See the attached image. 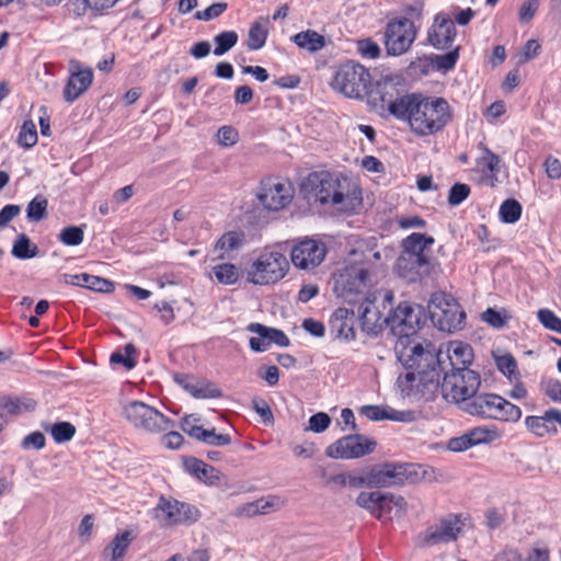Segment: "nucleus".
I'll use <instances>...</instances> for the list:
<instances>
[{"mask_svg":"<svg viewBox=\"0 0 561 561\" xmlns=\"http://www.w3.org/2000/svg\"><path fill=\"white\" fill-rule=\"evenodd\" d=\"M495 363L497 369L507 377H512L517 373V362L510 353L496 356Z\"/></svg>","mask_w":561,"mask_h":561,"instance_id":"obj_51","label":"nucleus"},{"mask_svg":"<svg viewBox=\"0 0 561 561\" xmlns=\"http://www.w3.org/2000/svg\"><path fill=\"white\" fill-rule=\"evenodd\" d=\"M471 188L468 184L456 183L448 193V204L450 206H458L466 201L470 195Z\"/></svg>","mask_w":561,"mask_h":561,"instance_id":"obj_48","label":"nucleus"},{"mask_svg":"<svg viewBox=\"0 0 561 561\" xmlns=\"http://www.w3.org/2000/svg\"><path fill=\"white\" fill-rule=\"evenodd\" d=\"M238 34L236 31H224L214 37L215 49L214 55L222 56L228 53L238 43Z\"/></svg>","mask_w":561,"mask_h":561,"instance_id":"obj_42","label":"nucleus"},{"mask_svg":"<svg viewBox=\"0 0 561 561\" xmlns=\"http://www.w3.org/2000/svg\"><path fill=\"white\" fill-rule=\"evenodd\" d=\"M61 277L67 285L84 287L98 293L108 294L115 289L113 282L88 273L62 274Z\"/></svg>","mask_w":561,"mask_h":561,"instance_id":"obj_26","label":"nucleus"},{"mask_svg":"<svg viewBox=\"0 0 561 561\" xmlns=\"http://www.w3.org/2000/svg\"><path fill=\"white\" fill-rule=\"evenodd\" d=\"M525 426L537 438L558 434L557 425H553L552 422L550 409L545 411L542 415L526 416Z\"/></svg>","mask_w":561,"mask_h":561,"instance_id":"obj_29","label":"nucleus"},{"mask_svg":"<svg viewBox=\"0 0 561 561\" xmlns=\"http://www.w3.org/2000/svg\"><path fill=\"white\" fill-rule=\"evenodd\" d=\"M252 408L253 410L261 416L262 421L265 424L274 423V415L268 403L259 397L252 399Z\"/></svg>","mask_w":561,"mask_h":561,"instance_id":"obj_53","label":"nucleus"},{"mask_svg":"<svg viewBox=\"0 0 561 561\" xmlns=\"http://www.w3.org/2000/svg\"><path fill=\"white\" fill-rule=\"evenodd\" d=\"M545 169L547 176L551 180H559L561 178V162L559 159L549 156L545 161Z\"/></svg>","mask_w":561,"mask_h":561,"instance_id":"obj_62","label":"nucleus"},{"mask_svg":"<svg viewBox=\"0 0 561 561\" xmlns=\"http://www.w3.org/2000/svg\"><path fill=\"white\" fill-rule=\"evenodd\" d=\"M460 47H456L455 49L447 51L444 55L435 56V65L439 70L449 71L455 68L457 60L459 58Z\"/></svg>","mask_w":561,"mask_h":561,"instance_id":"obj_49","label":"nucleus"},{"mask_svg":"<svg viewBox=\"0 0 561 561\" xmlns=\"http://www.w3.org/2000/svg\"><path fill=\"white\" fill-rule=\"evenodd\" d=\"M461 410L481 419L507 423L518 422L523 414L519 407L503 397L491 392L478 393V391L462 403Z\"/></svg>","mask_w":561,"mask_h":561,"instance_id":"obj_5","label":"nucleus"},{"mask_svg":"<svg viewBox=\"0 0 561 561\" xmlns=\"http://www.w3.org/2000/svg\"><path fill=\"white\" fill-rule=\"evenodd\" d=\"M368 104L380 114L387 112L397 119H403L413 93H408L405 79L398 73L381 76L367 93Z\"/></svg>","mask_w":561,"mask_h":561,"instance_id":"obj_4","label":"nucleus"},{"mask_svg":"<svg viewBox=\"0 0 561 561\" xmlns=\"http://www.w3.org/2000/svg\"><path fill=\"white\" fill-rule=\"evenodd\" d=\"M135 536L130 530H124L115 535L112 541L104 548L103 556L110 557V561H123L127 549Z\"/></svg>","mask_w":561,"mask_h":561,"instance_id":"obj_31","label":"nucleus"},{"mask_svg":"<svg viewBox=\"0 0 561 561\" xmlns=\"http://www.w3.org/2000/svg\"><path fill=\"white\" fill-rule=\"evenodd\" d=\"M439 355V365L437 367L438 385L435 389H427L426 385L416 378L414 386L410 393H403L404 396H417L428 399L434 396L438 390L442 391L443 397L451 402H455L462 408V403L467 401L471 396L476 394L481 386V377L479 373L470 369L469 367L451 368L446 370L442 360V352H437Z\"/></svg>","mask_w":561,"mask_h":561,"instance_id":"obj_2","label":"nucleus"},{"mask_svg":"<svg viewBox=\"0 0 561 561\" xmlns=\"http://www.w3.org/2000/svg\"><path fill=\"white\" fill-rule=\"evenodd\" d=\"M456 34L454 21L447 13L439 12L427 31V41L436 49H448L451 47Z\"/></svg>","mask_w":561,"mask_h":561,"instance_id":"obj_20","label":"nucleus"},{"mask_svg":"<svg viewBox=\"0 0 561 561\" xmlns=\"http://www.w3.org/2000/svg\"><path fill=\"white\" fill-rule=\"evenodd\" d=\"M228 4L226 2H217L203 11H197L194 15L196 20L201 21H210L215 18L220 16L226 10Z\"/></svg>","mask_w":561,"mask_h":561,"instance_id":"obj_54","label":"nucleus"},{"mask_svg":"<svg viewBox=\"0 0 561 561\" xmlns=\"http://www.w3.org/2000/svg\"><path fill=\"white\" fill-rule=\"evenodd\" d=\"M173 380L195 399H218L224 396L215 382L205 378L175 373Z\"/></svg>","mask_w":561,"mask_h":561,"instance_id":"obj_21","label":"nucleus"},{"mask_svg":"<svg viewBox=\"0 0 561 561\" xmlns=\"http://www.w3.org/2000/svg\"><path fill=\"white\" fill-rule=\"evenodd\" d=\"M219 144L224 146H232L238 141V131L232 126H222L217 131Z\"/></svg>","mask_w":561,"mask_h":561,"instance_id":"obj_58","label":"nucleus"},{"mask_svg":"<svg viewBox=\"0 0 561 561\" xmlns=\"http://www.w3.org/2000/svg\"><path fill=\"white\" fill-rule=\"evenodd\" d=\"M522 205L515 198L505 199L499 209V217L504 224H515L520 219Z\"/></svg>","mask_w":561,"mask_h":561,"instance_id":"obj_40","label":"nucleus"},{"mask_svg":"<svg viewBox=\"0 0 561 561\" xmlns=\"http://www.w3.org/2000/svg\"><path fill=\"white\" fill-rule=\"evenodd\" d=\"M359 302L357 312L362 329L367 333H378L382 329V324H385V322L383 319H381L380 312L374 306V301L369 298H364L363 301Z\"/></svg>","mask_w":561,"mask_h":561,"instance_id":"obj_28","label":"nucleus"},{"mask_svg":"<svg viewBox=\"0 0 561 561\" xmlns=\"http://www.w3.org/2000/svg\"><path fill=\"white\" fill-rule=\"evenodd\" d=\"M93 81V71L90 68L71 73L65 88L64 99L68 103L76 101L85 92Z\"/></svg>","mask_w":561,"mask_h":561,"instance_id":"obj_27","label":"nucleus"},{"mask_svg":"<svg viewBox=\"0 0 561 561\" xmlns=\"http://www.w3.org/2000/svg\"><path fill=\"white\" fill-rule=\"evenodd\" d=\"M376 445V440L362 434L346 435L329 445L325 455L333 459H355L371 454Z\"/></svg>","mask_w":561,"mask_h":561,"instance_id":"obj_15","label":"nucleus"},{"mask_svg":"<svg viewBox=\"0 0 561 561\" xmlns=\"http://www.w3.org/2000/svg\"><path fill=\"white\" fill-rule=\"evenodd\" d=\"M359 413L370 421L379 422L383 420L410 423L415 420V413L411 410L398 411L389 405H363Z\"/></svg>","mask_w":561,"mask_h":561,"instance_id":"obj_25","label":"nucleus"},{"mask_svg":"<svg viewBox=\"0 0 561 561\" xmlns=\"http://www.w3.org/2000/svg\"><path fill=\"white\" fill-rule=\"evenodd\" d=\"M433 324L440 331L453 333L465 325L466 312L457 300L446 293H435L428 302Z\"/></svg>","mask_w":561,"mask_h":561,"instance_id":"obj_8","label":"nucleus"},{"mask_svg":"<svg viewBox=\"0 0 561 561\" xmlns=\"http://www.w3.org/2000/svg\"><path fill=\"white\" fill-rule=\"evenodd\" d=\"M291 39L298 47L309 53L320 51L327 44L325 37L313 30L299 32Z\"/></svg>","mask_w":561,"mask_h":561,"instance_id":"obj_32","label":"nucleus"},{"mask_svg":"<svg viewBox=\"0 0 561 561\" xmlns=\"http://www.w3.org/2000/svg\"><path fill=\"white\" fill-rule=\"evenodd\" d=\"M355 312L344 307L337 308L330 317V332L334 339L351 341L355 339Z\"/></svg>","mask_w":561,"mask_h":561,"instance_id":"obj_23","label":"nucleus"},{"mask_svg":"<svg viewBox=\"0 0 561 561\" xmlns=\"http://www.w3.org/2000/svg\"><path fill=\"white\" fill-rule=\"evenodd\" d=\"M538 319L546 329L561 334V319L557 317L553 311L540 309L538 311Z\"/></svg>","mask_w":561,"mask_h":561,"instance_id":"obj_50","label":"nucleus"},{"mask_svg":"<svg viewBox=\"0 0 561 561\" xmlns=\"http://www.w3.org/2000/svg\"><path fill=\"white\" fill-rule=\"evenodd\" d=\"M302 328L316 337H322L325 333V327L321 321L314 320L312 318L305 319L302 322Z\"/></svg>","mask_w":561,"mask_h":561,"instance_id":"obj_64","label":"nucleus"},{"mask_svg":"<svg viewBox=\"0 0 561 561\" xmlns=\"http://www.w3.org/2000/svg\"><path fill=\"white\" fill-rule=\"evenodd\" d=\"M403 122H408L413 134L425 137L442 133L454 118L453 108L443 96L413 93L407 104Z\"/></svg>","mask_w":561,"mask_h":561,"instance_id":"obj_3","label":"nucleus"},{"mask_svg":"<svg viewBox=\"0 0 561 561\" xmlns=\"http://www.w3.org/2000/svg\"><path fill=\"white\" fill-rule=\"evenodd\" d=\"M415 36V26L411 20L401 18L388 22L385 32L387 53L392 56L402 55L410 48Z\"/></svg>","mask_w":561,"mask_h":561,"instance_id":"obj_16","label":"nucleus"},{"mask_svg":"<svg viewBox=\"0 0 561 561\" xmlns=\"http://www.w3.org/2000/svg\"><path fill=\"white\" fill-rule=\"evenodd\" d=\"M423 233L413 232L402 241L403 252L397 261V270L400 276L414 280L420 275V270L430 265V257L424 253L425 249L420 242Z\"/></svg>","mask_w":561,"mask_h":561,"instance_id":"obj_13","label":"nucleus"},{"mask_svg":"<svg viewBox=\"0 0 561 561\" xmlns=\"http://www.w3.org/2000/svg\"><path fill=\"white\" fill-rule=\"evenodd\" d=\"M447 358L451 368L468 367L473 359L472 348L469 344L454 343L448 350Z\"/></svg>","mask_w":561,"mask_h":561,"instance_id":"obj_34","label":"nucleus"},{"mask_svg":"<svg viewBox=\"0 0 561 561\" xmlns=\"http://www.w3.org/2000/svg\"><path fill=\"white\" fill-rule=\"evenodd\" d=\"M331 424V417L325 412H318L310 416L307 430L313 433H323Z\"/></svg>","mask_w":561,"mask_h":561,"instance_id":"obj_55","label":"nucleus"},{"mask_svg":"<svg viewBox=\"0 0 561 561\" xmlns=\"http://www.w3.org/2000/svg\"><path fill=\"white\" fill-rule=\"evenodd\" d=\"M467 434L473 446L488 444L501 437L495 426H477L467 431Z\"/></svg>","mask_w":561,"mask_h":561,"instance_id":"obj_39","label":"nucleus"},{"mask_svg":"<svg viewBox=\"0 0 561 561\" xmlns=\"http://www.w3.org/2000/svg\"><path fill=\"white\" fill-rule=\"evenodd\" d=\"M484 156L481 158V161L484 162L488 170L492 173L500 172V163L501 159L497 154L491 151L488 147H483Z\"/></svg>","mask_w":561,"mask_h":561,"instance_id":"obj_63","label":"nucleus"},{"mask_svg":"<svg viewBox=\"0 0 561 561\" xmlns=\"http://www.w3.org/2000/svg\"><path fill=\"white\" fill-rule=\"evenodd\" d=\"M84 225L82 226H68L64 228L58 239L66 245L76 247L82 243L84 237Z\"/></svg>","mask_w":561,"mask_h":561,"instance_id":"obj_45","label":"nucleus"},{"mask_svg":"<svg viewBox=\"0 0 561 561\" xmlns=\"http://www.w3.org/2000/svg\"><path fill=\"white\" fill-rule=\"evenodd\" d=\"M37 139L34 122L32 119L24 121L18 136V144L25 149H30L36 145Z\"/></svg>","mask_w":561,"mask_h":561,"instance_id":"obj_44","label":"nucleus"},{"mask_svg":"<svg viewBox=\"0 0 561 561\" xmlns=\"http://www.w3.org/2000/svg\"><path fill=\"white\" fill-rule=\"evenodd\" d=\"M482 320L486 322L489 325L495 328V329H502L505 327L506 321L508 317L506 316L505 310L503 312H500L493 308H488L482 313Z\"/></svg>","mask_w":561,"mask_h":561,"instance_id":"obj_52","label":"nucleus"},{"mask_svg":"<svg viewBox=\"0 0 561 561\" xmlns=\"http://www.w3.org/2000/svg\"><path fill=\"white\" fill-rule=\"evenodd\" d=\"M21 213L19 205L9 204L0 210V228H4Z\"/></svg>","mask_w":561,"mask_h":561,"instance_id":"obj_61","label":"nucleus"},{"mask_svg":"<svg viewBox=\"0 0 561 561\" xmlns=\"http://www.w3.org/2000/svg\"><path fill=\"white\" fill-rule=\"evenodd\" d=\"M124 415L133 426L148 433H162L173 426L171 419L156 408L137 400L124 407Z\"/></svg>","mask_w":561,"mask_h":561,"instance_id":"obj_11","label":"nucleus"},{"mask_svg":"<svg viewBox=\"0 0 561 561\" xmlns=\"http://www.w3.org/2000/svg\"><path fill=\"white\" fill-rule=\"evenodd\" d=\"M294 192V186L289 181L267 180L262 182L257 198L264 208L277 211L291 203Z\"/></svg>","mask_w":561,"mask_h":561,"instance_id":"obj_17","label":"nucleus"},{"mask_svg":"<svg viewBox=\"0 0 561 561\" xmlns=\"http://www.w3.org/2000/svg\"><path fill=\"white\" fill-rule=\"evenodd\" d=\"M538 8H539L538 0L525 1L519 9V21L522 23L529 22L534 18Z\"/></svg>","mask_w":561,"mask_h":561,"instance_id":"obj_60","label":"nucleus"},{"mask_svg":"<svg viewBox=\"0 0 561 561\" xmlns=\"http://www.w3.org/2000/svg\"><path fill=\"white\" fill-rule=\"evenodd\" d=\"M197 419L186 416L183 420L182 428L191 437L201 440L207 445L222 447L231 443V436L229 434H217L215 428L206 430L199 425L194 424Z\"/></svg>","mask_w":561,"mask_h":561,"instance_id":"obj_24","label":"nucleus"},{"mask_svg":"<svg viewBox=\"0 0 561 561\" xmlns=\"http://www.w3.org/2000/svg\"><path fill=\"white\" fill-rule=\"evenodd\" d=\"M38 254V248L32 243L31 239L25 234H20L13 243L12 255L21 259H32Z\"/></svg>","mask_w":561,"mask_h":561,"instance_id":"obj_38","label":"nucleus"},{"mask_svg":"<svg viewBox=\"0 0 561 561\" xmlns=\"http://www.w3.org/2000/svg\"><path fill=\"white\" fill-rule=\"evenodd\" d=\"M369 272L363 264H350L335 276L334 291L348 304L363 301Z\"/></svg>","mask_w":561,"mask_h":561,"instance_id":"obj_12","label":"nucleus"},{"mask_svg":"<svg viewBox=\"0 0 561 561\" xmlns=\"http://www.w3.org/2000/svg\"><path fill=\"white\" fill-rule=\"evenodd\" d=\"M45 444H46V438H45L44 434L36 431V432H32L31 434L26 435L23 438L21 446L24 449H27V448L42 449L45 447Z\"/></svg>","mask_w":561,"mask_h":561,"instance_id":"obj_57","label":"nucleus"},{"mask_svg":"<svg viewBox=\"0 0 561 561\" xmlns=\"http://www.w3.org/2000/svg\"><path fill=\"white\" fill-rule=\"evenodd\" d=\"M305 185L313 193L316 201L322 205L330 204L339 211L347 213L354 209L357 197L345 193L339 178L330 172H312Z\"/></svg>","mask_w":561,"mask_h":561,"instance_id":"obj_7","label":"nucleus"},{"mask_svg":"<svg viewBox=\"0 0 561 561\" xmlns=\"http://www.w3.org/2000/svg\"><path fill=\"white\" fill-rule=\"evenodd\" d=\"M373 78L367 68L357 61L348 60L337 68L332 87L334 90L352 99L367 95Z\"/></svg>","mask_w":561,"mask_h":561,"instance_id":"obj_9","label":"nucleus"},{"mask_svg":"<svg viewBox=\"0 0 561 561\" xmlns=\"http://www.w3.org/2000/svg\"><path fill=\"white\" fill-rule=\"evenodd\" d=\"M0 407L11 415L34 411L36 401L31 398L4 397L0 400Z\"/></svg>","mask_w":561,"mask_h":561,"instance_id":"obj_36","label":"nucleus"},{"mask_svg":"<svg viewBox=\"0 0 561 561\" xmlns=\"http://www.w3.org/2000/svg\"><path fill=\"white\" fill-rule=\"evenodd\" d=\"M383 322L398 336L394 353L407 370L397 379L401 393H410L416 378L427 389H435L438 385L439 355L433 343L416 334L426 322L425 309L417 304L401 301L389 311Z\"/></svg>","mask_w":561,"mask_h":561,"instance_id":"obj_1","label":"nucleus"},{"mask_svg":"<svg viewBox=\"0 0 561 561\" xmlns=\"http://www.w3.org/2000/svg\"><path fill=\"white\" fill-rule=\"evenodd\" d=\"M380 501L382 502L380 491L360 492L356 497V504L375 517L378 512V502L380 503Z\"/></svg>","mask_w":561,"mask_h":561,"instance_id":"obj_46","label":"nucleus"},{"mask_svg":"<svg viewBox=\"0 0 561 561\" xmlns=\"http://www.w3.org/2000/svg\"><path fill=\"white\" fill-rule=\"evenodd\" d=\"M463 524L457 515H448L437 524L427 527L424 533L423 542L426 546L450 542L457 539Z\"/></svg>","mask_w":561,"mask_h":561,"instance_id":"obj_19","label":"nucleus"},{"mask_svg":"<svg viewBox=\"0 0 561 561\" xmlns=\"http://www.w3.org/2000/svg\"><path fill=\"white\" fill-rule=\"evenodd\" d=\"M216 279L224 285L236 284L239 279V271L232 263H222L213 268Z\"/></svg>","mask_w":561,"mask_h":561,"instance_id":"obj_43","label":"nucleus"},{"mask_svg":"<svg viewBox=\"0 0 561 561\" xmlns=\"http://www.w3.org/2000/svg\"><path fill=\"white\" fill-rule=\"evenodd\" d=\"M425 473L421 465L399 462L374 465L366 470L369 489L415 484L424 479Z\"/></svg>","mask_w":561,"mask_h":561,"instance_id":"obj_6","label":"nucleus"},{"mask_svg":"<svg viewBox=\"0 0 561 561\" xmlns=\"http://www.w3.org/2000/svg\"><path fill=\"white\" fill-rule=\"evenodd\" d=\"M289 267L287 257L276 251L262 253L248 273V280L255 285L274 284L282 279Z\"/></svg>","mask_w":561,"mask_h":561,"instance_id":"obj_14","label":"nucleus"},{"mask_svg":"<svg viewBox=\"0 0 561 561\" xmlns=\"http://www.w3.org/2000/svg\"><path fill=\"white\" fill-rule=\"evenodd\" d=\"M247 329L259 335L249 340L250 347L254 352H264L272 343L283 347L290 344L288 336L279 329L268 328L257 322L250 323Z\"/></svg>","mask_w":561,"mask_h":561,"instance_id":"obj_22","label":"nucleus"},{"mask_svg":"<svg viewBox=\"0 0 561 561\" xmlns=\"http://www.w3.org/2000/svg\"><path fill=\"white\" fill-rule=\"evenodd\" d=\"M184 466L192 476L209 485L217 484L220 480V472L216 468L195 457L186 458Z\"/></svg>","mask_w":561,"mask_h":561,"instance_id":"obj_30","label":"nucleus"},{"mask_svg":"<svg viewBox=\"0 0 561 561\" xmlns=\"http://www.w3.org/2000/svg\"><path fill=\"white\" fill-rule=\"evenodd\" d=\"M136 355H137L136 346L133 343H127L124 346V352L118 350L111 354L110 363L112 365H122L127 370H130V369L135 368V366L137 365Z\"/></svg>","mask_w":561,"mask_h":561,"instance_id":"obj_37","label":"nucleus"},{"mask_svg":"<svg viewBox=\"0 0 561 561\" xmlns=\"http://www.w3.org/2000/svg\"><path fill=\"white\" fill-rule=\"evenodd\" d=\"M152 517L161 527H188L199 520L202 513L193 504L161 495L152 510Z\"/></svg>","mask_w":561,"mask_h":561,"instance_id":"obj_10","label":"nucleus"},{"mask_svg":"<svg viewBox=\"0 0 561 561\" xmlns=\"http://www.w3.org/2000/svg\"><path fill=\"white\" fill-rule=\"evenodd\" d=\"M473 447L467 432L458 437H453L447 443V448L451 451H465Z\"/></svg>","mask_w":561,"mask_h":561,"instance_id":"obj_59","label":"nucleus"},{"mask_svg":"<svg viewBox=\"0 0 561 561\" xmlns=\"http://www.w3.org/2000/svg\"><path fill=\"white\" fill-rule=\"evenodd\" d=\"M50 434L57 444H62L75 436L76 426L70 422H57L51 426Z\"/></svg>","mask_w":561,"mask_h":561,"instance_id":"obj_47","label":"nucleus"},{"mask_svg":"<svg viewBox=\"0 0 561 561\" xmlns=\"http://www.w3.org/2000/svg\"><path fill=\"white\" fill-rule=\"evenodd\" d=\"M47 198L38 194L26 206V217L30 221L38 222L47 216Z\"/></svg>","mask_w":561,"mask_h":561,"instance_id":"obj_41","label":"nucleus"},{"mask_svg":"<svg viewBox=\"0 0 561 561\" xmlns=\"http://www.w3.org/2000/svg\"><path fill=\"white\" fill-rule=\"evenodd\" d=\"M245 241V234L242 231H228L224 233L216 242L215 249L220 250L221 253L218 255L219 260L230 257L228 254L231 251L239 250Z\"/></svg>","mask_w":561,"mask_h":561,"instance_id":"obj_33","label":"nucleus"},{"mask_svg":"<svg viewBox=\"0 0 561 561\" xmlns=\"http://www.w3.org/2000/svg\"><path fill=\"white\" fill-rule=\"evenodd\" d=\"M325 255V244L313 239L300 241L291 250L293 264L301 270L317 267L323 262Z\"/></svg>","mask_w":561,"mask_h":561,"instance_id":"obj_18","label":"nucleus"},{"mask_svg":"<svg viewBox=\"0 0 561 561\" xmlns=\"http://www.w3.org/2000/svg\"><path fill=\"white\" fill-rule=\"evenodd\" d=\"M357 50L365 58H377L380 55V47L370 38L358 41Z\"/></svg>","mask_w":561,"mask_h":561,"instance_id":"obj_56","label":"nucleus"},{"mask_svg":"<svg viewBox=\"0 0 561 561\" xmlns=\"http://www.w3.org/2000/svg\"><path fill=\"white\" fill-rule=\"evenodd\" d=\"M266 24L267 22L262 18L251 24L247 39L250 50L261 49L265 45L268 36Z\"/></svg>","mask_w":561,"mask_h":561,"instance_id":"obj_35","label":"nucleus"}]
</instances>
